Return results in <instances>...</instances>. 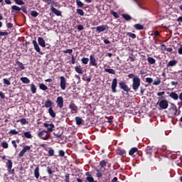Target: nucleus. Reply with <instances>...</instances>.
<instances>
[{
    "label": "nucleus",
    "instance_id": "1",
    "mask_svg": "<svg viewBox=\"0 0 182 182\" xmlns=\"http://www.w3.org/2000/svg\"><path fill=\"white\" fill-rule=\"evenodd\" d=\"M156 105L159 106V110H166L168 108V101L167 100H161L159 99V101L156 102Z\"/></svg>",
    "mask_w": 182,
    "mask_h": 182
},
{
    "label": "nucleus",
    "instance_id": "2",
    "mask_svg": "<svg viewBox=\"0 0 182 182\" xmlns=\"http://www.w3.org/2000/svg\"><path fill=\"white\" fill-rule=\"evenodd\" d=\"M140 78L138 76H136L132 80V89L134 92H137L139 87H140Z\"/></svg>",
    "mask_w": 182,
    "mask_h": 182
},
{
    "label": "nucleus",
    "instance_id": "3",
    "mask_svg": "<svg viewBox=\"0 0 182 182\" xmlns=\"http://www.w3.org/2000/svg\"><path fill=\"white\" fill-rule=\"evenodd\" d=\"M38 137L42 140H49L50 139V134H48L46 130H43L38 133Z\"/></svg>",
    "mask_w": 182,
    "mask_h": 182
},
{
    "label": "nucleus",
    "instance_id": "4",
    "mask_svg": "<svg viewBox=\"0 0 182 182\" xmlns=\"http://www.w3.org/2000/svg\"><path fill=\"white\" fill-rule=\"evenodd\" d=\"M145 154L149 157V159L151 157L153 153H156V149H154V146H148L145 150Z\"/></svg>",
    "mask_w": 182,
    "mask_h": 182
},
{
    "label": "nucleus",
    "instance_id": "5",
    "mask_svg": "<svg viewBox=\"0 0 182 182\" xmlns=\"http://www.w3.org/2000/svg\"><path fill=\"white\" fill-rule=\"evenodd\" d=\"M119 88L122 90H124V92H126V93H129L130 92V87H129V85L126 83L125 81H120L119 82Z\"/></svg>",
    "mask_w": 182,
    "mask_h": 182
},
{
    "label": "nucleus",
    "instance_id": "6",
    "mask_svg": "<svg viewBox=\"0 0 182 182\" xmlns=\"http://www.w3.org/2000/svg\"><path fill=\"white\" fill-rule=\"evenodd\" d=\"M44 127H46L47 130L46 132L47 133H52L53 132V129H55V125L53 124H49L48 122H45L43 124Z\"/></svg>",
    "mask_w": 182,
    "mask_h": 182
},
{
    "label": "nucleus",
    "instance_id": "7",
    "mask_svg": "<svg viewBox=\"0 0 182 182\" xmlns=\"http://www.w3.org/2000/svg\"><path fill=\"white\" fill-rule=\"evenodd\" d=\"M68 109H70L71 114H75V113H77V106L74 102H71L69 105Z\"/></svg>",
    "mask_w": 182,
    "mask_h": 182
},
{
    "label": "nucleus",
    "instance_id": "8",
    "mask_svg": "<svg viewBox=\"0 0 182 182\" xmlns=\"http://www.w3.org/2000/svg\"><path fill=\"white\" fill-rule=\"evenodd\" d=\"M116 87H117V78H114L111 85L112 93H117V90H116Z\"/></svg>",
    "mask_w": 182,
    "mask_h": 182
},
{
    "label": "nucleus",
    "instance_id": "9",
    "mask_svg": "<svg viewBox=\"0 0 182 182\" xmlns=\"http://www.w3.org/2000/svg\"><path fill=\"white\" fill-rule=\"evenodd\" d=\"M169 111L171 112V114H172L173 116H177V112H178V110L177 109V106H176L174 103L171 104Z\"/></svg>",
    "mask_w": 182,
    "mask_h": 182
},
{
    "label": "nucleus",
    "instance_id": "10",
    "mask_svg": "<svg viewBox=\"0 0 182 182\" xmlns=\"http://www.w3.org/2000/svg\"><path fill=\"white\" fill-rule=\"evenodd\" d=\"M60 86L62 89V90H65L66 89V78L65 77L61 76L60 77Z\"/></svg>",
    "mask_w": 182,
    "mask_h": 182
},
{
    "label": "nucleus",
    "instance_id": "11",
    "mask_svg": "<svg viewBox=\"0 0 182 182\" xmlns=\"http://www.w3.org/2000/svg\"><path fill=\"white\" fill-rule=\"evenodd\" d=\"M29 150H31V146H26L23 148V149L20 151V153L18 154V157H23V156H25V153H26V151H29Z\"/></svg>",
    "mask_w": 182,
    "mask_h": 182
},
{
    "label": "nucleus",
    "instance_id": "12",
    "mask_svg": "<svg viewBox=\"0 0 182 182\" xmlns=\"http://www.w3.org/2000/svg\"><path fill=\"white\" fill-rule=\"evenodd\" d=\"M63 97L60 96L57 97L56 100V104L58 107H59L60 109H62V107H63Z\"/></svg>",
    "mask_w": 182,
    "mask_h": 182
},
{
    "label": "nucleus",
    "instance_id": "13",
    "mask_svg": "<svg viewBox=\"0 0 182 182\" xmlns=\"http://www.w3.org/2000/svg\"><path fill=\"white\" fill-rule=\"evenodd\" d=\"M33 45L34 46V49H35V50H36V52L40 53V55H43V53H42V51H41V48L39 47V45L38 44V42H36V40L33 41Z\"/></svg>",
    "mask_w": 182,
    "mask_h": 182
},
{
    "label": "nucleus",
    "instance_id": "14",
    "mask_svg": "<svg viewBox=\"0 0 182 182\" xmlns=\"http://www.w3.org/2000/svg\"><path fill=\"white\" fill-rule=\"evenodd\" d=\"M109 29V26L107 25L98 26L96 27V31L97 32H105V31Z\"/></svg>",
    "mask_w": 182,
    "mask_h": 182
},
{
    "label": "nucleus",
    "instance_id": "15",
    "mask_svg": "<svg viewBox=\"0 0 182 182\" xmlns=\"http://www.w3.org/2000/svg\"><path fill=\"white\" fill-rule=\"evenodd\" d=\"M50 11L54 14V15H56L57 16H62V11L56 9L53 6H50Z\"/></svg>",
    "mask_w": 182,
    "mask_h": 182
},
{
    "label": "nucleus",
    "instance_id": "16",
    "mask_svg": "<svg viewBox=\"0 0 182 182\" xmlns=\"http://www.w3.org/2000/svg\"><path fill=\"white\" fill-rule=\"evenodd\" d=\"M137 153H139V149L137 147H133L129 151V156H132L133 157H136Z\"/></svg>",
    "mask_w": 182,
    "mask_h": 182
},
{
    "label": "nucleus",
    "instance_id": "17",
    "mask_svg": "<svg viewBox=\"0 0 182 182\" xmlns=\"http://www.w3.org/2000/svg\"><path fill=\"white\" fill-rule=\"evenodd\" d=\"M90 65H91V66H95V68H97V63L96 62V58L92 55L90 56Z\"/></svg>",
    "mask_w": 182,
    "mask_h": 182
},
{
    "label": "nucleus",
    "instance_id": "18",
    "mask_svg": "<svg viewBox=\"0 0 182 182\" xmlns=\"http://www.w3.org/2000/svg\"><path fill=\"white\" fill-rule=\"evenodd\" d=\"M169 97H171V99H173V100H178V99H180V95L178 96V95L176 92H172L169 94Z\"/></svg>",
    "mask_w": 182,
    "mask_h": 182
},
{
    "label": "nucleus",
    "instance_id": "19",
    "mask_svg": "<svg viewBox=\"0 0 182 182\" xmlns=\"http://www.w3.org/2000/svg\"><path fill=\"white\" fill-rule=\"evenodd\" d=\"M52 106H53V102H52V100H48L45 102L44 105L42 106V107H47L50 109V107H52Z\"/></svg>",
    "mask_w": 182,
    "mask_h": 182
},
{
    "label": "nucleus",
    "instance_id": "20",
    "mask_svg": "<svg viewBox=\"0 0 182 182\" xmlns=\"http://www.w3.org/2000/svg\"><path fill=\"white\" fill-rule=\"evenodd\" d=\"M38 45H40V46H41L42 48H45L46 46V43L45 40L43 39V38L38 37Z\"/></svg>",
    "mask_w": 182,
    "mask_h": 182
},
{
    "label": "nucleus",
    "instance_id": "21",
    "mask_svg": "<svg viewBox=\"0 0 182 182\" xmlns=\"http://www.w3.org/2000/svg\"><path fill=\"white\" fill-rule=\"evenodd\" d=\"M39 170H41V168H39V166H37L36 168L34 169V177L37 179L39 178L41 176V173L39 172Z\"/></svg>",
    "mask_w": 182,
    "mask_h": 182
},
{
    "label": "nucleus",
    "instance_id": "22",
    "mask_svg": "<svg viewBox=\"0 0 182 182\" xmlns=\"http://www.w3.org/2000/svg\"><path fill=\"white\" fill-rule=\"evenodd\" d=\"M117 154H118V156H122V157H125L126 151L124 149L119 148L118 149H117Z\"/></svg>",
    "mask_w": 182,
    "mask_h": 182
},
{
    "label": "nucleus",
    "instance_id": "23",
    "mask_svg": "<svg viewBox=\"0 0 182 182\" xmlns=\"http://www.w3.org/2000/svg\"><path fill=\"white\" fill-rule=\"evenodd\" d=\"M95 171L97 172L96 173L97 178H102L103 177V171H101L99 168H95Z\"/></svg>",
    "mask_w": 182,
    "mask_h": 182
},
{
    "label": "nucleus",
    "instance_id": "24",
    "mask_svg": "<svg viewBox=\"0 0 182 182\" xmlns=\"http://www.w3.org/2000/svg\"><path fill=\"white\" fill-rule=\"evenodd\" d=\"M75 120L77 126H80V124L83 123V119H82L80 117H75Z\"/></svg>",
    "mask_w": 182,
    "mask_h": 182
},
{
    "label": "nucleus",
    "instance_id": "25",
    "mask_svg": "<svg viewBox=\"0 0 182 182\" xmlns=\"http://www.w3.org/2000/svg\"><path fill=\"white\" fill-rule=\"evenodd\" d=\"M21 11V7L16 6V5H14L11 6V12L14 14V12H16V14H17V12Z\"/></svg>",
    "mask_w": 182,
    "mask_h": 182
},
{
    "label": "nucleus",
    "instance_id": "26",
    "mask_svg": "<svg viewBox=\"0 0 182 182\" xmlns=\"http://www.w3.org/2000/svg\"><path fill=\"white\" fill-rule=\"evenodd\" d=\"M12 166H13L12 160L9 159L6 163V167H7L8 171H11V170H12Z\"/></svg>",
    "mask_w": 182,
    "mask_h": 182
},
{
    "label": "nucleus",
    "instance_id": "27",
    "mask_svg": "<svg viewBox=\"0 0 182 182\" xmlns=\"http://www.w3.org/2000/svg\"><path fill=\"white\" fill-rule=\"evenodd\" d=\"M48 113L50 114V116L51 117H53V119H55V117H56V113L55 112V111L53 110V108L50 107L48 109Z\"/></svg>",
    "mask_w": 182,
    "mask_h": 182
},
{
    "label": "nucleus",
    "instance_id": "28",
    "mask_svg": "<svg viewBox=\"0 0 182 182\" xmlns=\"http://www.w3.org/2000/svg\"><path fill=\"white\" fill-rule=\"evenodd\" d=\"M75 70L77 72V73H79L80 75H83V70L82 69V66L77 65L75 67Z\"/></svg>",
    "mask_w": 182,
    "mask_h": 182
},
{
    "label": "nucleus",
    "instance_id": "29",
    "mask_svg": "<svg viewBox=\"0 0 182 182\" xmlns=\"http://www.w3.org/2000/svg\"><path fill=\"white\" fill-rule=\"evenodd\" d=\"M176 65H177V60H171L166 65V68H170V67L172 68L173 66H176Z\"/></svg>",
    "mask_w": 182,
    "mask_h": 182
},
{
    "label": "nucleus",
    "instance_id": "30",
    "mask_svg": "<svg viewBox=\"0 0 182 182\" xmlns=\"http://www.w3.org/2000/svg\"><path fill=\"white\" fill-rule=\"evenodd\" d=\"M20 80L23 83H26V85L31 83V80L26 77H21Z\"/></svg>",
    "mask_w": 182,
    "mask_h": 182
},
{
    "label": "nucleus",
    "instance_id": "31",
    "mask_svg": "<svg viewBox=\"0 0 182 182\" xmlns=\"http://www.w3.org/2000/svg\"><path fill=\"white\" fill-rule=\"evenodd\" d=\"M134 28L136 29V31H143L144 29V26L140 23H136L134 26Z\"/></svg>",
    "mask_w": 182,
    "mask_h": 182
},
{
    "label": "nucleus",
    "instance_id": "32",
    "mask_svg": "<svg viewBox=\"0 0 182 182\" xmlns=\"http://www.w3.org/2000/svg\"><path fill=\"white\" fill-rule=\"evenodd\" d=\"M30 89L33 95H35V93H36V85H35V84H31Z\"/></svg>",
    "mask_w": 182,
    "mask_h": 182
},
{
    "label": "nucleus",
    "instance_id": "33",
    "mask_svg": "<svg viewBox=\"0 0 182 182\" xmlns=\"http://www.w3.org/2000/svg\"><path fill=\"white\" fill-rule=\"evenodd\" d=\"M16 64L17 65V66H18L20 69H21V70H23L25 69V65H23V63H22L19 60L16 61Z\"/></svg>",
    "mask_w": 182,
    "mask_h": 182
},
{
    "label": "nucleus",
    "instance_id": "34",
    "mask_svg": "<svg viewBox=\"0 0 182 182\" xmlns=\"http://www.w3.org/2000/svg\"><path fill=\"white\" fill-rule=\"evenodd\" d=\"M105 72H107V73H110L111 75H116V70L112 68H105Z\"/></svg>",
    "mask_w": 182,
    "mask_h": 182
},
{
    "label": "nucleus",
    "instance_id": "35",
    "mask_svg": "<svg viewBox=\"0 0 182 182\" xmlns=\"http://www.w3.org/2000/svg\"><path fill=\"white\" fill-rule=\"evenodd\" d=\"M110 14L114 16V18H115V19H119V18H120V16H119V14H117V12L113 10L110 11Z\"/></svg>",
    "mask_w": 182,
    "mask_h": 182
},
{
    "label": "nucleus",
    "instance_id": "36",
    "mask_svg": "<svg viewBox=\"0 0 182 182\" xmlns=\"http://www.w3.org/2000/svg\"><path fill=\"white\" fill-rule=\"evenodd\" d=\"M107 166V161H106L105 160H102L100 162V167H101V168H105V167H106Z\"/></svg>",
    "mask_w": 182,
    "mask_h": 182
},
{
    "label": "nucleus",
    "instance_id": "37",
    "mask_svg": "<svg viewBox=\"0 0 182 182\" xmlns=\"http://www.w3.org/2000/svg\"><path fill=\"white\" fill-rule=\"evenodd\" d=\"M147 61L150 65H154L156 63V60L153 57H149Z\"/></svg>",
    "mask_w": 182,
    "mask_h": 182
},
{
    "label": "nucleus",
    "instance_id": "38",
    "mask_svg": "<svg viewBox=\"0 0 182 182\" xmlns=\"http://www.w3.org/2000/svg\"><path fill=\"white\" fill-rule=\"evenodd\" d=\"M75 2L78 8H83V6H85V4H83L80 0H75Z\"/></svg>",
    "mask_w": 182,
    "mask_h": 182
},
{
    "label": "nucleus",
    "instance_id": "39",
    "mask_svg": "<svg viewBox=\"0 0 182 182\" xmlns=\"http://www.w3.org/2000/svg\"><path fill=\"white\" fill-rule=\"evenodd\" d=\"M130 60V62H134L136 60V57L133 53L129 54L127 61Z\"/></svg>",
    "mask_w": 182,
    "mask_h": 182
},
{
    "label": "nucleus",
    "instance_id": "40",
    "mask_svg": "<svg viewBox=\"0 0 182 182\" xmlns=\"http://www.w3.org/2000/svg\"><path fill=\"white\" fill-rule=\"evenodd\" d=\"M24 137L26 139H32V134H31V132H26L23 133Z\"/></svg>",
    "mask_w": 182,
    "mask_h": 182
},
{
    "label": "nucleus",
    "instance_id": "41",
    "mask_svg": "<svg viewBox=\"0 0 182 182\" xmlns=\"http://www.w3.org/2000/svg\"><path fill=\"white\" fill-rule=\"evenodd\" d=\"M76 12L78 14V15H80V16H85V11H83V10L81 9H77Z\"/></svg>",
    "mask_w": 182,
    "mask_h": 182
},
{
    "label": "nucleus",
    "instance_id": "42",
    "mask_svg": "<svg viewBox=\"0 0 182 182\" xmlns=\"http://www.w3.org/2000/svg\"><path fill=\"white\" fill-rule=\"evenodd\" d=\"M161 48H164V50H166V52H169L170 53H171V52H173V48H166V45L162 44L161 45Z\"/></svg>",
    "mask_w": 182,
    "mask_h": 182
},
{
    "label": "nucleus",
    "instance_id": "43",
    "mask_svg": "<svg viewBox=\"0 0 182 182\" xmlns=\"http://www.w3.org/2000/svg\"><path fill=\"white\" fill-rule=\"evenodd\" d=\"M1 147H3V149H8V147H9V144H8V142H6V141H3L1 142Z\"/></svg>",
    "mask_w": 182,
    "mask_h": 182
},
{
    "label": "nucleus",
    "instance_id": "44",
    "mask_svg": "<svg viewBox=\"0 0 182 182\" xmlns=\"http://www.w3.org/2000/svg\"><path fill=\"white\" fill-rule=\"evenodd\" d=\"M48 156H50V157H53V156H55V150H53V149L49 148Z\"/></svg>",
    "mask_w": 182,
    "mask_h": 182
},
{
    "label": "nucleus",
    "instance_id": "45",
    "mask_svg": "<svg viewBox=\"0 0 182 182\" xmlns=\"http://www.w3.org/2000/svg\"><path fill=\"white\" fill-rule=\"evenodd\" d=\"M31 15L33 16V18H36L39 15V13L35 10H33L31 11Z\"/></svg>",
    "mask_w": 182,
    "mask_h": 182
},
{
    "label": "nucleus",
    "instance_id": "46",
    "mask_svg": "<svg viewBox=\"0 0 182 182\" xmlns=\"http://www.w3.org/2000/svg\"><path fill=\"white\" fill-rule=\"evenodd\" d=\"M39 88L41 90H46L48 89V86H46L45 84L43 83H41L39 84Z\"/></svg>",
    "mask_w": 182,
    "mask_h": 182
},
{
    "label": "nucleus",
    "instance_id": "47",
    "mask_svg": "<svg viewBox=\"0 0 182 182\" xmlns=\"http://www.w3.org/2000/svg\"><path fill=\"white\" fill-rule=\"evenodd\" d=\"M122 18H124L125 21H131L132 19V16H130L129 14H122Z\"/></svg>",
    "mask_w": 182,
    "mask_h": 182
},
{
    "label": "nucleus",
    "instance_id": "48",
    "mask_svg": "<svg viewBox=\"0 0 182 182\" xmlns=\"http://www.w3.org/2000/svg\"><path fill=\"white\" fill-rule=\"evenodd\" d=\"M81 62H82V63H83V65H87V63H89V58H82L81 59Z\"/></svg>",
    "mask_w": 182,
    "mask_h": 182
},
{
    "label": "nucleus",
    "instance_id": "49",
    "mask_svg": "<svg viewBox=\"0 0 182 182\" xmlns=\"http://www.w3.org/2000/svg\"><path fill=\"white\" fill-rule=\"evenodd\" d=\"M179 100H181V102H178V106H179V109H181V107H182V92H181L179 94Z\"/></svg>",
    "mask_w": 182,
    "mask_h": 182
},
{
    "label": "nucleus",
    "instance_id": "50",
    "mask_svg": "<svg viewBox=\"0 0 182 182\" xmlns=\"http://www.w3.org/2000/svg\"><path fill=\"white\" fill-rule=\"evenodd\" d=\"M18 122H20L21 124L22 125L28 124V120H26L25 118L21 119Z\"/></svg>",
    "mask_w": 182,
    "mask_h": 182
},
{
    "label": "nucleus",
    "instance_id": "51",
    "mask_svg": "<svg viewBox=\"0 0 182 182\" xmlns=\"http://www.w3.org/2000/svg\"><path fill=\"white\" fill-rule=\"evenodd\" d=\"M18 131H16V129H11L9 132V134H11V136H15L16 134H18Z\"/></svg>",
    "mask_w": 182,
    "mask_h": 182
},
{
    "label": "nucleus",
    "instance_id": "52",
    "mask_svg": "<svg viewBox=\"0 0 182 182\" xmlns=\"http://www.w3.org/2000/svg\"><path fill=\"white\" fill-rule=\"evenodd\" d=\"M14 1L16 5H25V3L23 1V0H14Z\"/></svg>",
    "mask_w": 182,
    "mask_h": 182
},
{
    "label": "nucleus",
    "instance_id": "53",
    "mask_svg": "<svg viewBox=\"0 0 182 182\" xmlns=\"http://www.w3.org/2000/svg\"><path fill=\"white\" fill-rule=\"evenodd\" d=\"M53 134L57 139H60V140H63V136H62V134H56L55 132H53Z\"/></svg>",
    "mask_w": 182,
    "mask_h": 182
},
{
    "label": "nucleus",
    "instance_id": "54",
    "mask_svg": "<svg viewBox=\"0 0 182 182\" xmlns=\"http://www.w3.org/2000/svg\"><path fill=\"white\" fill-rule=\"evenodd\" d=\"M3 82L6 85V86H10L11 85V81L8 80L7 78H4L3 79Z\"/></svg>",
    "mask_w": 182,
    "mask_h": 182
},
{
    "label": "nucleus",
    "instance_id": "55",
    "mask_svg": "<svg viewBox=\"0 0 182 182\" xmlns=\"http://www.w3.org/2000/svg\"><path fill=\"white\" fill-rule=\"evenodd\" d=\"M127 36H129V38H132V39H136V34H134L132 32H128Z\"/></svg>",
    "mask_w": 182,
    "mask_h": 182
},
{
    "label": "nucleus",
    "instance_id": "56",
    "mask_svg": "<svg viewBox=\"0 0 182 182\" xmlns=\"http://www.w3.org/2000/svg\"><path fill=\"white\" fill-rule=\"evenodd\" d=\"M85 182H95V178H93V176L87 177Z\"/></svg>",
    "mask_w": 182,
    "mask_h": 182
},
{
    "label": "nucleus",
    "instance_id": "57",
    "mask_svg": "<svg viewBox=\"0 0 182 182\" xmlns=\"http://www.w3.org/2000/svg\"><path fill=\"white\" fill-rule=\"evenodd\" d=\"M160 83H161V80H160V78H158L157 80H155L154 82H153V85L154 86H159V85H160Z\"/></svg>",
    "mask_w": 182,
    "mask_h": 182
},
{
    "label": "nucleus",
    "instance_id": "58",
    "mask_svg": "<svg viewBox=\"0 0 182 182\" xmlns=\"http://www.w3.org/2000/svg\"><path fill=\"white\" fill-rule=\"evenodd\" d=\"M21 11L23 12V14H28V10L26 9V6H22L21 8Z\"/></svg>",
    "mask_w": 182,
    "mask_h": 182
},
{
    "label": "nucleus",
    "instance_id": "59",
    "mask_svg": "<svg viewBox=\"0 0 182 182\" xmlns=\"http://www.w3.org/2000/svg\"><path fill=\"white\" fill-rule=\"evenodd\" d=\"M58 154L60 157H65V151L60 149L58 151Z\"/></svg>",
    "mask_w": 182,
    "mask_h": 182
},
{
    "label": "nucleus",
    "instance_id": "60",
    "mask_svg": "<svg viewBox=\"0 0 182 182\" xmlns=\"http://www.w3.org/2000/svg\"><path fill=\"white\" fill-rule=\"evenodd\" d=\"M46 171L48 174L52 175L53 174V171L50 168V167L48 166L46 168Z\"/></svg>",
    "mask_w": 182,
    "mask_h": 182
},
{
    "label": "nucleus",
    "instance_id": "61",
    "mask_svg": "<svg viewBox=\"0 0 182 182\" xmlns=\"http://www.w3.org/2000/svg\"><path fill=\"white\" fill-rule=\"evenodd\" d=\"M9 33L8 32L0 31V36H8Z\"/></svg>",
    "mask_w": 182,
    "mask_h": 182
},
{
    "label": "nucleus",
    "instance_id": "62",
    "mask_svg": "<svg viewBox=\"0 0 182 182\" xmlns=\"http://www.w3.org/2000/svg\"><path fill=\"white\" fill-rule=\"evenodd\" d=\"M13 26L14 24L12 23H6V28H8V29H11Z\"/></svg>",
    "mask_w": 182,
    "mask_h": 182
},
{
    "label": "nucleus",
    "instance_id": "63",
    "mask_svg": "<svg viewBox=\"0 0 182 182\" xmlns=\"http://www.w3.org/2000/svg\"><path fill=\"white\" fill-rule=\"evenodd\" d=\"M146 82H147V83H153V78H151V77H146Z\"/></svg>",
    "mask_w": 182,
    "mask_h": 182
},
{
    "label": "nucleus",
    "instance_id": "64",
    "mask_svg": "<svg viewBox=\"0 0 182 182\" xmlns=\"http://www.w3.org/2000/svg\"><path fill=\"white\" fill-rule=\"evenodd\" d=\"M63 53H72L73 52V50H72V49H67L65 50H63Z\"/></svg>",
    "mask_w": 182,
    "mask_h": 182
}]
</instances>
